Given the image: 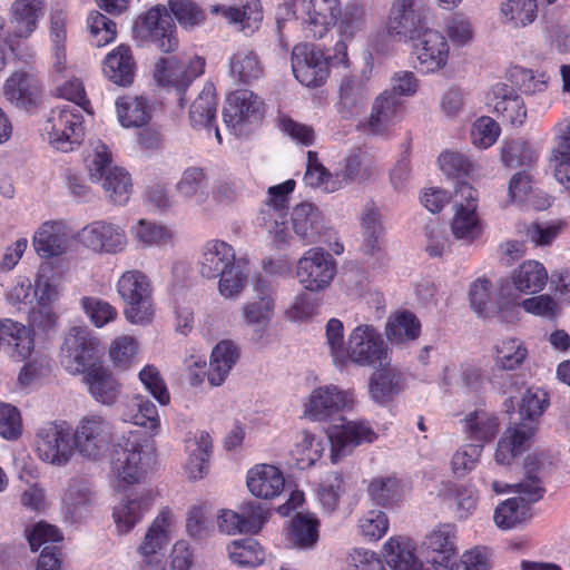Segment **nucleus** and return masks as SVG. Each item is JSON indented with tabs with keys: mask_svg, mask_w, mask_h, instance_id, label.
<instances>
[{
	"mask_svg": "<svg viewBox=\"0 0 570 570\" xmlns=\"http://www.w3.org/2000/svg\"><path fill=\"white\" fill-rule=\"evenodd\" d=\"M549 404L547 391L534 386L527 389L519 404L521 422L510 425L499 439L494 454L498 464L509 465L527 451L537 431V421Z\"/></svg>",
	"mask_w": 570,
	"mask_h": 570,
	"instance_id": "f257e3e1",
	"label": "nucleus"
},
{
	"mask_svg": "<svg viewBox=\"0 0 570 570\" xmlns=\"http://www.w3.org/2000/svg\"><path fill=\"white\" fill-rule=\"evenodd\" d=\"M292 70L303 86L316 88L322 86L328 75L330 67L348 66L347 45L338 40L332 56L314 43H298L292 50Z\"/></svg>",
	"mask_w": 570,
	"mask_h": 570,
	"instance_id": "f03ea898",
	"label": "nucleus"
},
{
	"mask_svg": "<svg viewBox=\"0 0 570 570\" xmlns=\"http://www.w3.org/2000/svg\"><path fill=\"white\" fill-rule=\"evenodd\" d=\"M86 161L91 181L101 183L109 200L115 205L127 204L132 187L131 178L124 168L111 165L109 148L98 141Z\"/></svg>",
	"mask_w": 570,
	"mask_h": 570,
	"instance_id": "7ed1b4c3",
	"label": "nucleus"
},
{
	"mask_svg": "<svg viewBox=\"0 0 570 570\" xmlns=\"http://www.w3.org/2000/svg\"><path fill=\"white\" fill-rule=\"evenodd\" d=\"M117 293L125 302L126 320L135 325L153 322L155 307L149 277L138 269L125 272L117 282Z\"/></svg>",
	"mask_w": 570,
	"mask_h": 570,
	"instance_id": "20e7f679",
	"label": "nucleus"
},
{
	"mask_svg": "<svg viewBox=\"0 0 570 570\" xmlns=\"http://www.w3.org/2000/svg\"><path fill=\"white\" fill-rule=\"evenodd\" d=\"M83 111L90 112V109L71 104H61L51 109L45 130L55 149L69 153L80 146L85 137Z\"/></svg>",
	"mask_w": 570,
	"mask_h": 570,
	"instance_id": "39448f33",
	"label": "nucleus"
},
{
	"mask_svg": "<svg viewBox=\"0 0 570 570\" xmlns=\"http://www.w3.org/2000/svg\"><path fill=\"white\" fill-rule=\"evenodd\" d=\"M352 363L360 367L389 365L390 350L382 333L371 324H360L347 337L345 365Z\"/></svg>",
	"mask_w": 570,
	"mask_h": 570,
	"instance_id": "423d86ee",
	"label": "nucleus"
},
{
	"mask_svg": "<svg viewBox=\"0 0 570 570\" xmlns=\"http://www.w3.org/2000/svg\"><path fill=\"white\" fill-rule=\"evenodd\" d=\"M98 346L99 342L87 327L70 328L61 346L62 367L72 375H85L101 363Z\"/></svg>",
	"mask_w": 570,
	"mask_h": 570,
	"instance_id": "0eeeda50",
	"label": "nucleus"
},
{
	"mask_svg": "<svg viewBox=\"0 0 570 570\" xmlns=\"http://www.w3.org/2000/svg\"><path fill=\"white\" fill-rule=\"evenodd\" d=\"M295 180L288 179L268 189V197L257 216V225L263 227L276 246L286 245L291 238L286 225L289 195L295 189Z\"/></svg>",
	"mask_w": 570,
	"mask_h": 570,
	"instance_id": "6e6552de",
	"label": "nucleus"
},
{
	"mask_svg": "<svg viewBox=\"0 0 570 570\" xmlns=\"http://www.w3.org/2000/svg\"><path fill=\"white\" fill-rule=\"evenodd\" d=\"M144 438L137 431H130L115 445L111 468L117 480L124 484L139 483L147 473Z\"/></svg>",
	"mask_w": 570,
	"mask_h": 570,
	"instance_id": "1a4fd4ad",
	"label": "nucleus"
},
{
	"mask_svg": "<svg viewBox=\"0 0 570 570\" xmlns=\"http://www.w3.org/2000/svg\"><path fill=\"white\" fill-rule=\"evenodd\" d=\"M337 272L333 256L322 247L307 249L296 264V278L304 289L318 293L327 289Z\"/></svg>",
	"mask_w": 570,
	"mask_h": 570,
	"instance_id": "9d476101",
	"label": "nucleus"
},
{
	"mask_svg": "<svg viewBox=\"0 0 570 570\" xmlns=\"http://www.w3.org/2000/svg\"><path fill=\"white\" fill-rule=\"evenodd\" d=\"M204 69L205 59L202 57L196 56L188 61H184L173 56L160 58L156 62L154 78L158 85L175 89L179 95V105L183 107L185 91L204 72Z\"/></svg>",
	"mask_w": 570,
	"mask_h": 570,
	"instance_id": "9b49d317",
	"label": "nucleus"
},
{
	"mask_svg": "<svg viewBox=\"0 0 570 570\" xmlns=\"http://www.w3.org/2000/svg\"><path fill=\"white\" fill-rule=\"evenodd\" d=\"M135 35L153 42L163 52H171L178 47L176 26L164 6H156L141 14L134 27Z\"/></svg>",
	"mask_w": 570,
	"mask_h": 570,
	"instance_id": "f8f14e48",
	"label": "nucleus"
},
{
	"mask_svg": "<svg viewBox=\"0 0 570 570\" xmlns=\"http://www.w3.org/2000/svg\"><path fill=\"white\" fill-rule=\"evenodd\" d=\"M429 7L423 0H393L386 28L391 36L414 40L428 27Z\"/></svg>",
	"mask_w": 570,
	"mask_h": 570,
	"instance_id": "ddd939ff",
	"label": "nucleus"
},
{
	"mask_svg": "<svg viewBox=\"0 0 570 570\" xmlns=\"http://www.w3.org/2000/svg\"><path fill=\"white\" fill-rule=\"evenodd\" d=\"M36 450L41 461L63 466L73 455V441L66 423H47L36 435Z\"/></svg>",
	"mask_w": 570,
	"mask_h": 570,
	"instance_id": "4468645a",
	"label": "nucleus"
},
{
	"mask_svg": "<svg viewBox=\"0 0 570 570\" xmlns=\"http://www.w3.org/2000/svg\"><path fill=\"white\" fill-rule=\"evenodd\" d=\"M455 214L451 229L455 238L472 242L481 234V223L476 214L478 191L465 181H458L454 190Z\"/></svg>",
	"mask_w": 570,
	"mask_h": 570,
	"instance_id": "2eb2a0df",
	"label": "nucleus"
},
{
	"mask_svg": "<svg viewBox=\"0 0 570 570\" xmlns=\"http://www.w3.org/2000/svg\"><path fill=\"white\" fill-rule=\"evenodd\" d=\"M111 440L110 422L98 414L83 416L72 434L75 449L90 459H97L105 453Z\"/></svg>",
	"mask_w": 570,
	"mask_h": 570,
	"instance_id": "dca6fc26",
	"label": "nucleus"
},
{
	"mask_svg": "<svg viewBox=\"0 0 570 570\" xmlns=\"http://www.w3.org/2000/svg\"><path fill=\"white\" fill-rule=\"evenodd\" d=\"M296 13L307 38L321 39L341 16L340 0H297Z\"/></svg>",
	"mask_w": 570,
	"mask_h": 570,
	"instance_id": "f3484780",
	"label": "nucleus"
},
{
	"mask_svg": "<svg viewBox=\"0 0 570 570\" xmlns=\"http://www.w3.org/2000/svg\"><path fill=\"white\" fill-rule=\"evenodd\" d=\"M254 292L256 298L243 305L242 314L247 325L258 327L255 340L261 341L274 317L276 285L268 277L259 275L254 279Z\"/></svg>",
	"mask_w": 570,
	"mask_h": 570,
	"instance_id": "a211bd4d",
	"label": "nucleus"
},
{
	"mask_svg": "<svg viewBox=\"0 0 570 570\" xmlns=\"http://www.w3.org/2000/svg\"><path fill=\"white\" fill-rule=\"evenodd\" d=\"M78 238L85 247L99 254L121 253L128 244L125 228L106 219L87 224L78 233Z\"/></svg>",
	"mask_w": 570,
	"mask_h": 570,
	"instance_id": "6ab92c4d",
	"label": "nucleus"
},
{
	"mask_svg": "<svg viewBox=\"0 0 570 570\" xmlns=\"http://www.w3.org/2000/svg\"><path fill=\"white\" fill-rule=\"evenodd\" d=\"M354 404V393L341 390L334 384L314 389L305 403V415L314 421H327L333 415L351 409Z\"/></svg>",
	"mask_w": 570,
	"mask_h": 570,
	"instance_id": "aec40b11",
	"label": "nucleus"
},
{
	"mask_svg": "<svg viewBox=\"0 0 570 570\" xmlns=\"http://www.w3.org/2000/svg\"><path fill=\"white\" fill-rule=\"evenodd\" d=\"M414 41L413 53L421 72L433 73L446 66L450 48L441 32L426 27Z\"/></svg>",
	"mask_w": 570,
	"mask_h": 570,
	"instance_id": "412c9836",
	"label": "nucleus"
},
{
	"mask_svg": "<svg viewBox=\"0 0 570 570\" xmlns=\"http://www.w3.org/2000/svg\"><path fill=\"white\" fill-rule=\"evenodd\" d=\"M489 107L503 122L513 127H521L527 118V108L523 99L512 86L495 83L487 96Z\"/></svg>",
	"mask_w": 570,
	"mask_h": 570,
	"instance_id": "4be33fe9",
	"label": "nucleus"
},
{
	"mask_svg": "<svg viewBox=\"0 0 570 570\" xmlns=\"http://www.w3.org/2000/svg\"><path fill=\"white\" fill-rule=\"evenodd\" d=\"M47 0H13L9 9L10 37L28 39L38 29L43 18Z\"/></svg>",
	"mask_w": 570,
	"mask_h": 570,
	"instance_id": "5701e85b",
	"label": "nucleus"
},
{
	"mask_svg": "<svg viewBox=\"0 0 570 570\" xmlns=\"http://www.w3.org/2000/svg\"><path fill=\"white\" fill-rule=\"evenodd\" d=\"M376 438V432L367 421H346L342 424L341 429L330 435L332 462L336 463L356 446L363 443H372Z\"/></svg>",
	"mask_w": 570,
	"mask_h": 570,
	"instance_id": "b1692460",
	"label": "nucleus"
},
{
	"mask_svg": "<svg viewBox=\"0 0 570 570\" xmlns=\"http://www.w3.org/2000/svg\"><path fill=\"white\" fill-rule=\"evenodd\" d=\"M94 500L95 493L86 479H69L61 494V513L65 520L71 523L81 521L89 513Z\"/></svg>",
	"mask_w": 570,
	"mask_h": 570,
	"instance_id": "393cba45",
	"label": "nucleus"
},
{
	"mask_svg": "<svg viewBox=\"0 0 570 570\" xmlns=\"http://www.w3.org/2000/svg\"><path fill=\"white\" fill-rule=\"evenodd\" d=\"M261 116L262 102L253 91L239 89L227 97L223 118L228 128L237 130L246 122L258 120Z\"/></svg>",
	"mask_w": 570,
	"mask_h": 570,
	"instance_id": "a878e982",
	"label": "nucleus"
},
{
	"mask_svg": "<svg viewBox=\"0 0 570 570\" xmlns=\"http://www.w3.org/2000/svg\"><path fill=\"white\" fill-rule=\"evenodd\" d=\"M292 228L305 245L322 240L326 222L321 209L312 203H301L293 208L291 215Z\"/></svg>",
	"mask_w": 570,
	"mask_h": 570,
	"instance_id": "bb28decb",
	"label": "nucleus"
},
{
	"mask_svg": "<svg viewBox=\"0 0 570 570\" xmlns=\"http://www.w3.org/2000/svg\"><path fill=\"white\" fill-rule=\"evenodd\" d=\"M82 382L90 396L101 405L112 406L121 395L122 384L102 363L82 375Z\"/></svg>",
	"mask_w": 570,
	"mask_h": 570,
	"instance_id": "cd10ccee",
	"label": "nucleus"
},
{
	"mask_svg": "<svg viewBox=\"0 0 570 570\" xmlns=\"http://www.w3.org/2000/svg\"><path fill=\"white\" fill-rule=\"evenodd\" d=\"M235 258L236 252L228 243L220 239L207 240L199 252L198 273L204 278L216 279Z\"/></svg>",
	"mask_w": 570,
	"mask_h": 570,
	"instance_id": "c85d7f7f",
	"label": "nucleus"
},
{
	"mask_svg": "<svg viewBox=\"0 0 570 570\" xmlns=\"http://www.w3.org/2000/svg\"><path fill=\"white\" fill-rule=\"evenodd\" d=\"M68 238V227L62 220H48L35 233L32 243L40 257L51 258L67 250Z\"/></svg>",
	"mask_w": 570,
	"mask_h": 570,
	"instance_id": "c756f323",
	"label": "nucleus"
},
{
	"mask_svg": "<svg viewBox=\"0 0 570 570\" xmlns=\"http://www.w3.org/2000/svg\"><path fill=\"white\" fill-rule=\"evenodd\" d=\"M3 94L12 105L29 109L37 105L41 95L40 80L30 72L17 71L7 79Z\"/></svg>",
	"mask_w": 570,
	"mask_h": 570,
	"instance_id": "7c9ffc66",
	"label": "nucleus"
},
{
	"mask_svg": "<svg viewBox=\"0 0 570 570\" xmlns=\"http://www.w3.org/2000/svg\"><path fill=\"white\" fill-rule=\"evenodd\" d=\"M217 97L215 86L207 82L189 109V119L195 128H205L208 134L214 131L215 137L222 144V136L216 125Z\"/></svg>",
	"mask_w": 570,
	"mask_h": 570,
	"instance_id": "2f4dec72",
	"label": "nucleus"
},
{
	"mask_svg": "<svg viewBox=\"0 0 570 570\" xmlns=\"http://www.w3.org/2000/svg\"><path fill=\"white\" fill-rule=\"evenodd\" d=\"M376 371L371 375L368 381V393L371 399L377 404L389 403L395 395L404 389L403 373L389 365L376 366Z\"/></svg>",
	"mask_w": 570,
	"mask_h": 570,
	"instance_id": "473e14b6",
	"label": "nucleus"
},
{
	"mask_svg": "<svg viewBox=\"0 0 570 570\" xmlns=\"http://www.w3.org/2000/svg\"><path fill=\"white\" fill-rule=\"evenodd\" d=\"M247 487L253 495L269 500L283 492L285 479L278 468L259 464L247 472Z\"/></svg>",
	"mask_w": 570,
	"mask_h": 570,
	"instance_id": "72a5a7b5",
	"label": "nucleus"
},
{
	"mask_svg": "<svg viewBox=\"0 0 570 570\" xmlns=\"http://www.w3.org/2000/svg\"><path fill=\"white\" fill-rule=\"evenodd\" d=\"M67 22L66 6L56 3L49 14V37L53 58L52 66L57 73H62L67 68Z\"/></svg>",
	"mask_w": 570,
	"mask_h": 570,
	"instance_id": "f704fd0d",
	"label": "nucleus"
},
{
	"mask_svg": "<svg viewBox=\"0 0 570 570\" xmlns=\"http://www.w3.org/2000/svg\"><path fill=\"white\" fill-rule=\"evenodd\" d=\"M105 77L120 87H128L134 82L136 65L128 46L119 45L110 51L104 62Z\"/></svg>",
	"mask_w": 570,
	"mask_h": 570,
	"instance_id": "c9c22d12",
	"label": "nucleus"
},
{
	"mask_svg": "<svg viewBox=\"0 0 570 570\" xmlns=\"http://www.w3.org/2000/svg\"><path fill=\"white\" fill-rule=\"evenodd\" d=\"M170 511L163 509L148 528L137 551L146 564H151L155 557L169 542Z\"/></svg>",
	"mask_w": 570,
	"mask_h": 570,
	"instance_id": "e433bc0d",
	"label": "nucleus"
},
{
	"mask_svg": "<svg viewBox=\"0 0 570 570\" xmlns=\"http://www.w3.org/2000/svg\"><path fill=\"white\" fill-rule=\"evenodd\" d=\"M327 445L328 440L323 435L302 431L296 435L291 454L296 462V466L299 470H305L321 460Z\"/></svg>",
	"mask_w": 570,
	"mask_h": 570,
	"instance_id": "4c0bfd02",
	"label": "nucleus"
},
{
	"mask_svg": "<svg viewBox=\"0 0 570 570\" xmlns=\"http://www.w3.org/2000/svg\"><path fill=\"white\" fill-rule=\"evenodd\" d=\"M2 345L12 350L11 356L17 361L28 358L33 350V338L30 330L8 318L0 321V347Z\"/></svg>",
	"mask_w": 570,
	"mask_h": 570,
	"instance_id": "58836bf2",
	"label": "nucleus"
},
{
	"mask_svg": "<svg viewBox=\"0 0 570 570\" xmlns=\"http://www.w3.org/2000/svg\"><path fill=\"white\" fill-rule=\"evenodd\" d=\"M498 305L501 317L507 322H512L514 318H517L520 312V307H522L527 313L550 320L554 318L558 314V304L549 295L529 297L523 299L521 304L499 302Z\"/></svg>",
	"mask_w": 570,
	"mask_h": 570,
	"instance_id": "ea45409f",
	"label": "nucleus"
},
{
	"mask_svg": "<svg viewBox=\"0 0 570 570\" xmlns=\"http://www.w3.org/2000/svg\"><path fill=\"white\" fill-rule=\"evenodd\" d=\"M238 357V348L232 341H222L214 347L207 373L212 386H219L225 382Z\"/></svg>",
	"mask_w": 570,
	"mask_h": 570,
	"instance_id": "a19ab883",
	"label": "nucleus"
},
{
	"mask_svg": "<svg viewBox=\"0 0 570 570\" xmlns=\"http://www.w3.org/2000/svg\"><path fill=\"white\" fill-rule=\"evenodd\" d=\"M212 448V438L204 431L198 433L194 440L187 442L186 449L189 456L185 471L189 479H202L207 473Z\"/></svg>",
	"mask_w": 570,
	"mask_h": 570,
	"instance_id": "79ce46f5",
	"label": "nucleus"
},
{
	"mask_svg": "<svg viewBox=\"0 0 570 570\" xmlns=\"http://www.w3.org/2000/svg\"><path fill=\"white\" fill-rule=\"evenodd\" d=\"M367 97V85L361 77L344 78L340 86L338 111L344 118H351L365 105Z\"/></svg>",
	"mask_w": 570,
	"mask_h": 570,
	"instance_id": "37998d69",
	"label": "nucleus"
},
{
	"mask_svg": "<svg viewBox=\"0 0 570 570\" xmlns=\"http://www.w3.org/2000/svg\"><path fill=\"white\" fill-rule=\"evenodd\" d=\"M538 17L537 0H503L499 19L502 24L519 29L532 24Z\"/></svg>",
	"mask_w": 570,
	"mask_h": 570,
	"instance_id": "c03bdc74",
	"label": "nucleus"
},
{
	"mask_svg": "<svg viewBox=\"0 0 570 570\" xmlns=\"http://www.w3.org/2000/svg\"><path fill=\"white\" fill-rule=\"evenodd\" d=\"M250 273L249 262L236 257L218 276V292L225 298H237L244 291Z\"/></svg>",
	"mask_w": 570,
	"mask_h": 570,
	"instance_id": "a18cd8bd",
	"label": "nucleus"
},
{
	"mask_svg": "<svg viewBox=\"0 0 570 570\" xmlns=\"http://www.w3.org/2000/svg\"><path fill=\"white\" fill-rule=\"evenodd\" d=\"M121 417L125 422L155 430L159 425L157 406L147 396L134 395L124 406Z\"/></svg>",
	"mask_w": 570,
	"mask_h": 570,
	"instance_id": "49530a36",
	"label": "nucleus"
},
{
	"mask_svg": "<svg viewBox=\"0 0 570 570\" xmlns=\"http://www.w3.org/2000/svg\"><path fill=\"white\" fill-rule=\"evenodd\" d=\"M548 278L546 267L538 261L523 262L512 274V283L515 289L524 294L541 292Z\"/></svg>",
	"mask_w": 570,
	"mask_h": 570,
	"instance_id": "de8ad7c7",
	"label": "nucleus"
},
{
	"mask_svg": "<svg viewBox=\"0 0 570 570\" xmlns=\"http://www.w3.org/2000/svg\"><path fill=\"white\" fill-rule=\"evenodd\" d=\"M151 495L141 494L139 498L128 499L114 510L112 517L119 533H128L140 522L144 513L151 505Z\"/></svg>",
	"mask_w": 570,
	"mask_h": 570,
	"instance_id": "09e8293b",
	"label": "nucleus"
},
{
	"mask_svg": "<svg viewBox=\"0 0 570 570\" xmlns=\"http://www.w3.org/2000/svg\"><path fill=\"white\" fill-rule=\"evenodd\" d=\"M399 109L400 100L394 94L385 91L377 97L368 119L370 132L384 134L396 118Z\"/></svg>",
	"mask_w": 570,
	"mask_h": 570,
	"instance_id": "8fccbe9b",
	"label": "nucleus"
},
{
	"mask_svg": "<svg viewBox=\"0 0 570 570\" xmlns=\"http://www.w3.org/2000/svg\"><path fill=\"white\" fill-rule=\"evenodd\" d=\"M464 431L468 436L482 444L491 441L498 434L499 420L497 415L484 410H475L465 415Z\"/></svg>",
	"mask_w": 570,
	"mask_h": 570,
	"instance_id": "3c124183",
	"label": "nucleus"
},
{
	"mask_svg": "<svg viewBox=\"0 0 570 570\" xmlns=\"http://www.w3.org/2000/svg\"><path fill=\"white\" fill-rule=\"evenodd\" d=\"M531 518V505L524 498H510L499 504L493 520L498 528L510 530Z\"/></svg>",
	"mask_w": 570,
	"mask_h": 570,
	"instance_id": "603ef678",
	"label": "nucleus"
},
{
	"mask_svg": "<svg viewBox=\"0 0 570 570\" xmlns=\"http://www.w3.org/2000/svg\"><path fill=\"white\" fill-rule=\"evenodd\" d=\"M119 122L126 128L141 127L150 119V107L142 97H120L116 101Z\"/></svg>",
	"mask_w": 570,
	"mask_h": 570,
	"instance_id": "864d4df0",
	"label": "nucleus"
},
{
	"mask_svg": "<svg viewBox=\"0 0 570 570\" xmlns=\"http://www.w3.org/2000/svg\"><path fill=\"white\" fill-rule=\"evenodd\" d=\"M307 186L318 188L324 193H334L343 187V180L331 174L317 159L314 151L307 153V166L304 175Z\"/></svg>",
	"mask_w": 570,
	"mask_h": 570,
	"instance_id": "5fc2aeb1",
	"label": "nucleus"
},
{
	"mask_svg": "<svg viewBox=\"0 0 570 570\" xmlns=\"http://www.w3.org/2000/svg\"><path fill=\"white\" fill-rule=\"evenodd\" d=\"M262 71L257 55L248 48H239L229 58V73L239 82L248 83L258 79Z\"/></svg>",
	"mask_w": 570,
	"mask_h": 570,
	"instance_id": "6e6d98bb",
	"label": "nucleus"
},
{
	"mask_svg": "<svg viewBox=\"0 0 570 570\" xmlns=\"http://www.w3.org/2000/svg\"><path fill=\"white\" fill-rule=\"evenodd\" d=\"M223 14L232 22L239 23L243 30L258 28L263 12L259 0H237L230 7L223 8Z\"/></svg>",
	"mask_w": 570,
	"mask_h": 570,
	"instance_id": "4d7b16f0",
	"label": "nucleus"
},
{
	"mask_svg": "<svg viewBox=\"0 0 570 570\" xmlns=\"http://www.w3.org/2000/svg\"><path fill=\"white\" fill-rule=\"evenodd\" d=\"M386 563L393 570H410L421 561L415 557L410 541L390 538L383 547Z\"/></svg>",
	"mask_w": 570,
	"mask_h": 570,
	"instance_id": "13d9d810",
	"label": "nucleus"
},
{
	"mask_svg": "<svg viewBox=\"0 0 570 570\" xmlns=\"http://www.w3.org/2000/svg\"><path fill=\"white\" fill-rule=\"evenodd\" d=\"M227 553L230 562L239 567H258L265 559L262 547L253 538L232 541Z\"/></svg>",
	"mask_w": 570,
	"mask_h": 570,
	"instance_id": "bf43d9fd",
	"label": "nucleus"
},
{
	"mask_svg": "<svg viewBox=\"0 0 570 570\" xmlns=\"http://www.w3.org/2000/svg\"><path fill=\"white\" fill-rule=\"evenodd\" d=\"M421 325L411 312H402L387 320L385 334L391 343H402L419 337Z\"/></svg>",
	"mask_w": 570,
	"mask_h": 570,
	"instance_id": "052dcab7",
	"label": "nucleus"
},
{
	"mask_svg": "<svg viewBox=\"0 0 570 570\" xmlns=\"http://www.w3.org/2000/svg\"><path fill=\"white\" fill-rule=\"evenodd\" d=\"M318 520L312 514H297L292 521L291 540L299 548L311 549L318 540Z\"/></svg>",
	"mask_w": 570,
	"mask_h": 570,
	"instance_id": "680f3d73",
	"label": "nucleus"
},
{
	"mask_svg": "<svg viewBox=\"0 0 570 570\" xmlns=\"http://www.w3.org/2000/svg\"><path fill=\"white\" fill-rule=\"evenodd\" d=\"M537 159L531 146L522 139L504 140L501 147V161L504 166L517 168L530 166Z\"/></svg>",
	"mask_w": 570,
	"mask_h": 570,
	"instance_id": "e2e57ef3",
	"label": "nucleus"
},
{
	"mask_svg": "<svg viewBox=\"0 0 570 570\" xmlns=\"http://www.w3.org/2000/svg\"><path fill=\"white\" fill-rule=\"evenodd\" d=\"M367 491L371 499L382 507H392L402 495L400 481L394 476L374 478Z\"/></svg>",
	"mask_w": 570,
	"mask_h": 570,
	"instance_id": "0e129e2a",
	"label": "nucleus"
},
{
	"mask_svg": "<svg viewBox=\"0 0 570 570\" xmlns=\"http://www.w3.org/2000/svg\"><path fill=\"white\" fill-rule=\"evenodd\" d=\"M495 364L502 370L512 371L518 368L528 355L523 342L518 338L503 340L495 347Z\"/></svg>",
	"mask_w": 570,
	"mask_h": 570,
	"instance_id": "69168bd1",
	"label": "nucleus"
},
{
	"mask_svg": "<svg viewBox=\"0 0 570 570\" xmlns=\"http://www.w3.org/2000/svg\"><path fill=\"white\" fill-rule=\"evenodd\" d=\"M87 27L91 43L96 47H105L115 41L117 37L116 23L99 11H91L88 14Z\"/></svg>",
	"mask_w": 570,
	"mask_h": 570,
	"instance_id": "338daca9",
	"label": "nucleus"
},
{
	"mask_svg": "<svg viewBox=\"0 0 570 570\" xmlns=\"http://www.w3.org/2000/svg\"><path fill=\"white\" fill-rule=\"evenodd\" d=\"M207 188V177L203 168H186L176 185V190L184 199L198 197L200 200L205 196Z\"/></svg>",
	"mask_w": 570,
	"mask_h": 570,
	"instance_id": "774afa93",
	"label": "nucleus"
}]
</instances>
